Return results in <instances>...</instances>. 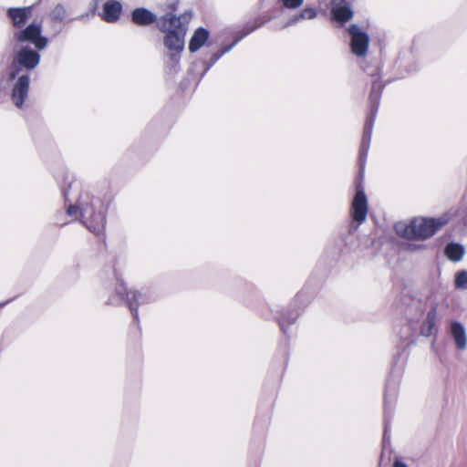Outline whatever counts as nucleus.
Here are the masks:
<instances>
[{"label":"nucleus","mask_w":467,"mask_h":467,"mask_svg":"<svg viewBox=\"0 0 467 467\" xmlns=\"http://www.w3.org/2000/svg\"><path fill=\"white\" fill-rule=\"evenodd\" d=\"M354 12L348 5L333 2L331 16L333 20L341 24L349 21L353 17Z\"/></svg>","instance_id":"obj_16"},{"label":"nucleus","mask_w":467,"mask_h":467,"mask_svg":"<svg viewBox=\"0 0 467 467\" xmlns=\"http://www.w3.org/2000/svg\"><path fill=\"white\" fill-rule=\"evenodd\" d=\"M348 32L350 35V48L351 52L357 57H365L368 52L369 36L362 31L356 24L348 26Z\"/></svg>","instance_id":"obj_9"},{"label":"nucleus","mask_w":467,"mask_h":467,"mask_svg":"<svg viewBox=\"0 0 467 467\" xmlns=\"http://www.w3.org/2000/svg\"><path fill=\"white\" fill-rule=\"evenodd\" d=\"M187 13L176 16L174 14H166L159 18L157 26L163 36V46L167 50L166 65L174 71H177L182 57V53L185 47V36L187 26Z\"/></svg>","instance_id":"obj_3"},{"label":"nucleus","mask_w":467,"mask_h":467,"mask_svg":"<svg viewBox=\"0 0 467 467\" xmlns=\"http://www.w3.org/2000/svg\"><path fill=\"white\" fill-rule=\"evenodd\" d=\"M300 296L301 295H297L295 301L289 306L284 308L277 317L280 329L285 335L288 334L289 327L296 323L300 315L298 309L296 308V304Z\"/></svg>","instance_id":"obj_11"},{"label":"nucleus","mask_w":467,"mask_h":467,"mask_svg":"<svg viewBox=\"0 0 467 467\" xmlns=\"http://www.w3.org/2000/svg\"><path fill=\"white\" fill-rule=\"evenodd\" d=\"M450 333L457 349L463 350L467 345L466 330L463 325L458 321L450 324Z\"/></svg>","instance_id":"obj_14"},{"label":"nucleus","mask_w":467,"mask_h":467,"mask_svg":"<svg viewBox=\"0 0 467 467\" xmlns=\"http://www.w3.org/2000/svg\"><path fill=\"white\" fill-rule=\"evenodd\" d=\"M39 51L29 46H23L13 55L7 72V80H16L11 90V101L18 109L26 107L30 87L28 72L39 65L41 60Z\"/></svg>","instance_id":"obj_2"},{"label":"nucleus","mask_w":467,"mask_h":467,"mask_svg":"<svg viewBox=\"0 0 467 467\" xmlns=\"http://www.w3.org/2000/svg\"><path fill=\"white\" fill-rule=\"evenodd\" d=\"M465 254V248L462 244L455 242L448 243L444 248V254L451 262H459Z\"/></svg>","instance_id":"obj_18"},{"label":"nucleus","mask_w":467,"mask_h":467,"mask_svg":"<svg viewBox=\"0 0 467 467\" xmlns=\"http://www.w3.org/2000/svg\"><path fill=\"white\" fill-rule=\"evenodd\" d=\"M248 35H249V34H248V32H247L245 29L242 28V29L238 32V34H237V36H235L234 40L233 41L234 45H235V46H236L239 42H241V41H242L244 37H246Z\"/></svg>","instance_id":"obj_27"},{"label":"nucleus","mask_w":467,"mask_h":467,"mask_svg":"<svg viewBox=\"0 0 467 467\" xmlns=\"http://www.w3.org/2000/svg\"><path fill=\"white\" fill-rule=\"evenodd\" d=\"M33 6L23 7H8L6 9V16L10 23L16 30L24 27L32 16Z\"/></svg>","instance_id":"obj_10"},{"label":"nucleus","mask_w":467,"mask_h":467,"mask_svg":"<svg viewBox=\"0 0 467 467\" xmlns=\"http://www.w3.org/2000/svg\"><path fill=\"white\" fill-rule=\"evenodd\" d=\"M4 81H5V74L0 73V87L3 85Z\"/></svg>","instance_id":"obj_32"},{"label":"nucleus","mask_w":467,"mask_h":467,"mask_svg":"<svg viewBox=\"0 0 467 467\" xmlns=\"http://www.w3.org/2000/svg\"><path fill=\"white\" fill-rule=\"evenodd\" d=\"M340 2H345L346 0H339Z\"/></svg>","instance_id":"obj_35"},{"label":"nucleus","mask_w":467,"mask_h":467,"mask_svg":"<svg viewBox=\"0 0 467 467\" xmlns=\"http://www.w3.org/2000/svg\"><path fill=\"white\" fill-rule=\"evenodd\" d=\"M116 279L114 294L111 295L107 303L112 306H118L125 302L131 312L134 321L139 322V306L150 304L156 300V294L150 288H141L138 290H128L124 282L120 280L115 269L112 270Z\"/></svg>","instance_id":"obj_5"},{"label":"nucleus","mask_w":467,"mask_h":467,"mask_svg":"<svg viewBox=\"0 0 467 467\" xmlns=\"http://www.w3.org/2000/svg\"><path fill=\"white\" fill-rule=\"evenodd\" d=\"M66 212L68 216L78 220L96 236L99 238L105 236L107 211L100 198L83 192L76 203L67 206Z\"/></svg>","instance_id":"obj_4"},{"label":"nucleus","mask_w":467,"mask_h":467,"mask_svg":"<svg viewBox=\"0 0 467 467\" xmlns=\"http://www.w3.org/2000/svg\"><path fill=\"white\" fill-rule=\"evenodd\" d=\"M280 2L285 8L295 9L299 7L303 4L304 0H280Z\"/></svg>","instance_id":"obj_23"},{"label":"nucleus","mask_w":467,"mask_h":467,"mask_svg":"<svg viewBox=\"0 0 467 467\" xmlns=\"http://www.w3.org/2000/svg\"><path fill=\"white\" fill-rule=\"evenodd\" d=\"M235 47V45H234V43L232 42L231 44L229 45H226L224 47H223L220 50H218V54L221 56V57L229 53L234 47Z\"/></svg>","instance_id":"obj_29"},{"label":"nucleus","mask_w":467,"mask_h":467,"mask_svg":"<svg viewBox=\"0 0 467 467\" xmlns=\"http://www.w3.org/2000/svg\"><path fill=\"white\" fill-rule=\"evenodd\" d=\"M248 35H249V34H248V32H247L245 29L242 28V29L238 32V34H237V36H235L234 40L233 41L234 45H235V46H236L239 42H241V41H242L244 37H246Z\"/></svg>","instance_id":"obj_25"},{"label":"nucleus","mask_w":467,"mask_h":467,"mask_svg":"<svg viewBox=\"0 0 467 467\" xmlns=\"http://www.w3.org/2000/svg\"><path fill=\"white\" fill-rule=\"evenodd\" d=\"M265 23V21H259L253 25L246 24L243 28L245 29L248 32V34L250 35L252 32L255 31L259 27H261Z\"/></svg>","instance_id":"obj_24"},{"label":"nucleus","mask_w":467,"mask_h":467,"mask_svg":"<svg viewBox=\"0 0 467 467\" xmlns=\"http://www.w3.org/2000/svg\"><path fill=\"white\" fill-rule=\"evenodd\" d=\"M220 58H221V56L216 51V52L213 53L208 59H203L202 62L203 70L201 75V78H202Z\"/></svg>","instance_id":"obj_21"},{"label":"nucleus","mask_w":467,"mask_h":467,"mask_svg":"<svg viewBox=\"0 0 467 467\" xmlns=\"http://www.w3.org/2000/svg\"><path fill=\"white\" fill-rule=\"evenodd\" d=\"M67 10L64 4H57L49 13V18L54 24H64L67 21Z\"/></svg>","instance_id":"obj_19"},{"label":"nucleus","mask_w":467,"mask_h":467,"mask_svg":"<svg viewBox=\"0 0 467 467\" xmlns=\"http://www.w3.org/2000/svg\"><path fill=\"white\" fill-rule=\"evenodd\" d=\"M372 77L371 89L369 93V112L367 116L359 148L358 163L359 173L355 181V195L351 202L350 216L351 223L348 225V234L353 236L359 226L366 221L368 212V197L364 187V169L370 147L374 123L379 111L380 99L385 85L380 79L379 73H370Z\"/></svg>","instance_id":"obj_1"},{"label":"nucleus","mask_w":467,"mask_h":467,"mask_svg":"<svg viewBox=\"0 0 467 467\" xmlns=\"http://www.w3.org/2000/svg\"><path fill=\"white\" fill-rule=\"evenodd\" d=\"M177 5H178V3H172L170 7L172 9V10H175L177 8Z\"/></svg>","instance_id":"obj_33"},{"label":"nucleus","mask_w":467,"mask_h":467,"mask_svg":"<svg viewBox=\"0 0 467 467\" xmlns=\"http://www.w3.org/2000/svg\"><path fill=\"white\" fill-rule=\"evenodd\" d=\"M436 319H437V309L435 306L431 307L426 316L420 327V334L424 337H431L436 332Z\"/></svg>","instance_id":"obj_17"},{"label":"nucleus","mask_w":467,"mask_h":467,"mask_svg":"<svg viewBox=\"0 0 467 467\" xmlns=\"http://www.w3.org/2000/svg\"><path fill=\"white\" fill-rule=\"evenodd\" d=\"M88 14H85V15H81V16H78L76 19H85V18H88ZM75 18L69 19V21H72Z\"/></svg>","instance_id":"obj_31"},{"label":"nucleus","mask_w":467,"mask_h":467,"mask_svg":"<svg viewBox=\"0 0 467 467\" xmlns=\"http://www.w3.org/2000/svg\"><path fill=\"white\" fill-rule=\"evenodd\" d=\"M393 467H408V465L401 460H395L393 462Z\"/></svg>","instance_id":"obj_30"},{"label":"nucleus","mask_w":467,"mask_h":467,"mask_svg":"<svg viewBox=\"0 0 467 467\" xmlns=\"http://www.w3.org/2000/svg\"><path fill=\"white\" fill-rule=\"evenodd\" d=\"M41 23H30L14 31V38L19 43H29L37 50H44L49 43L48 38L42 34Z\"/></svg>","instance_id":"obj_8"},{"label":"nucleus","mask_w":467,"mask_h":467,"mask_svg":"<svg viewBox=\"0 0 467 467\" xmlns=\"http://www.w3.org/2000/svg\"><path fill=\"white\" fill-rule=\"evenodd\" d=\"M209 36L210 33L206 28L200 26L195 29L189 41V51L191 53L197 52L202 46H204L206 41L209 39Z\"/></svg>","instance_id":"obj_15"},{"label":"nucleus","mask_w":467,"mask_h":467,"mask_svg":"<svg viewBox=\"0 0 467 467\" xmlns=\"http://www.w3.org/2000/svg\"><path fill=\"white\" fill-rule=\"evenodd\" d=\"M122 5L118 0H108L102 8L101 18L107 23H116L121 15Z\"/></svg>","instance_id":"obj_13"},{"label":"nucleus","mask_w":467,"mask_h":467,"mask_svg":"<svg viewBox=\"0 0 467 467\" xmlns=\"http://www.w3.org/2000/svg\"><path fill=\"white\" fill-rule=\"evenodd\" d=\"M248 35H249V34H248V32H247L245 29L242 28V29L238 32V34H237V36H235L234 40L233 41L234 45H235V46H236L239 42H241V41H242L244 37H246Z\"/></svg>","instance_id":"obj_26"},{"label":"nucleus","mask_w":467,"mask_h":467,"mask_svg":"<svg viewBox=\"0 0 467 467\" xmlns=\"http://www.w3.org/2000/svg\"><path fill=\"white\" fill-rule=\"evenodd\" d=\"M131 22L139 26H148L153 23H158L157 16L146 7H137L131 11Z\"/></svg>","instance_id":"obj_12"},{"label":"nucleus","mask_w":467,"mask_h":467,"mask_svg":"<svg viewBox=\"0 0 467 467\" xmlns=\"http://www.w3.org/2000/svg\"><path fill=\"white\" fill-rule=\"evenodd\" d=\"M248 35H249V34H248V32H247L245 29L242 28V29L238 32V34H237V36H235L234 40L233 41L234 45H235V46H236L239 42H241V41H242L244 37H246Z\"/></svg>","instance_id":"obj_28"},{"label":"nucleus","mask_w":467,"mask_h":467,"mask_svg":"<svg viewBox=\"0 0 467 467\" xmlns=\"http://www.w3.org/2000/svg\"><path fill=\"white\" fill-rule=\"evenodd\" d=\"M317 16L316 9L312 7H306L300 13L293 16L285 25V27L290 26L300 20L312 19Z\"/></svg>","instance_id":"obj_20"},{"label":"nucleus","mask_w":467,"mask_h":467,"mask_svg":"<svg viewBox=\"0 0 467 467\" xmlns=\"http://www.w3.org/2000/svg\"><path fill=\"white\" fill-rule=\"evenodd\" d=\"M454 285L457 289H467V271L462 270L456 273Z\"/></svg>","instance_id":"obj_22"},{"label":"nucleus","mask_w":467,"mask_h":467,"mask_svg":"<svg viewBox=\"0 0 467 467\" xmlns=\"http://www.w3.org/2000/svg\"><path fill=\"white\" fill-rule=\"evenodd\" d=\"M419 247H420V246H412V245H410V249H411V250H415V249H417V248H419Z\"/></svg>","instance_id":"obj_34"},{"label":"nucleus","mask_w":467,"mask_h":467,"mask_svg":"<svg viewBox=\"0 0 467 467\" xmlns=\"http://www.w3.org/2000/svg\"><path fill=\"white\" fill-rule=\"evenodd\" d=\"M449 218L446 215L438 218H413L408 223L395 224L396 234L408 240H426L433 236L443 225L447 224Z\"/></svg>","instance_id":"obj_6"},{"label":"nucleus","mask_w":467,"mask_h":467,"mask_svg":"<svg viewBox=\"0 0 467 467\" xmlns=\"http://www.w3.org/2000/svg\"><path fill=\"white\" fill-rule=\"evenodd\" d=\"M401 375V368H393L390 372V375L389 376L386 381L384 394V441L386 440L387 437L389 423L393 415L394 405L399 391Z\"/></svg>","instance_id":"obj_7"}]
</instances>
